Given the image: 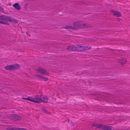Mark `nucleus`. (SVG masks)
<instances>
[{
	"mask_svg": "<svg viewBox=\"0 0 130 130\" xmlns=\"http://www.w3.org/2000/svg\"><path fill=\"white\" fill-rule=\"evenodd\" d=\"M20 68V65L17 63L13 64L7 65L5 67V69L8 70H15L19 69Z\"/></svg>",
	"mask_w": 130,
	"mask_h": 130,
	"instance_id": "f257e3e1",
	"label": "nucleus"
},
{
	"mask_svg": "<svg viewBox=\"0 0 130 130\" xmlns=\"http://www.w3.org/2000/svg\"><path fill=\"white\" fill-rule=\"evenodd\" d=\"M34 98H33L32 97V100L36 101L35 102H32L35 103H40L42 101V98L43 96L41 95H37V96H34Z\"/></svg>",
	"mask_w": 130,
	"mask_h": 130,
	"instance_id": "f03ea898",
	"label": "nucleus"
},
{
	"mask_svg": "<svg viewBox=\"0 0 130 130\" xmlns=\"http://www.w3.org/2000/svg\"><path fill=\"white\" fill-rule=\"evenodd\" d=\"M73 25L76 27L82 28H87L86 27V24H81L79 22H74L73 23Z\"/></svg>",
	"mask_w": 130,
	"mask_h": 130,
	"instance_id": "7ed1b4c3",
	"label": "nucleus"
},
{
	"mask_svg": "<svg viewBox=\"0 0 130 130\" xmlns=\"http://www.w3.org/2000/svg\"><path fill=\"white\" fill-rule=\"evenodd\" d=\"M22 118V117L19 115L17 114H12L11 119L12 121H15L21 120Z\"/></svg>",
	"mask_w": 130,
	"mask_h": 130,
	"instance_id": "20e7f679",
	"label": "nucleus"
},
{
	"mask_svg": "<svg viewBox=\"0 0 130 130\" xmlns=\"http://www.w3.org/2000/svg\"><path fill=\"white\" fill-rule=\"evenodd\" d=\"M36 71H38L39 73L42 74H45L46 75H48L49 74V73L47 72L45 70L43 69V68H40L38 69H36Z\"/></svg>",
	"mask_w": 130,
	"mask_h": 130,
	"instance_id": "39448f33",
	"label": "nucleus"
},
{
	"mask_svg": "<svg viewBox=\"0 0 130 130\" xmlns=\"http://www.w3.org/2000/svg\"><path fill=\"white\" fill-rule=\"evenodd\" d=\"M110 12L112 13V15L114 16L120 17L122 16L121 13L118 11H114L113 10H111Z\"/></svg>",
	"mask_w": 130,
	"mask_h": 130,
	"instance_id": "423d86ee",
	"label": "nucleus"
},
{
	"mask_svg": "<svg viewBox=\"0 0 130 130\" xmlns=\"http://www.w3.org/2000/svg\"><path fill=\"white\" fill-rule=\"evenodd\" d=\"M37 77H39V78H38L39 79L41 80L42 79L43 81H46L48 80V79L47 78L44 77L41 75H37Z\"/></svg>",
	"mask_w": 130,
	"mask_h": 130,
	"instance_id": "0eeeda50",
	"label": "nucleus"
},
{
	"mask_svg": "<svg viewBox=\"0 0 130 130\" xmlns=\"http://www.w3.org/2000/svg\"><path fill=\"white\" fill-rule=\"evenodd\" d=\"M76 51H84L83 47L79 45H76Z\"/></svg>",
	"mask_w": 130,
	"mask_h": 130,
	"instance_id": "6e6552de",
	"label": "nucleus"
},
{
	"mask_svg": "<svg viewBox=\"0 0 130 130\" xmlns=\"http://www.w3.org/2000/svg\"><path fill=\"white\" fill-rule=\"evenodd\" d=\"M126 59L125 58H123L121 60H120L119 62L122 64V65L125 64L126 62Z\"/></svg>",
	"mask_w": 130,
	"mask_h": 130,
	"instance_id": "1a4fd4ad",
	"label": "nucleus"
},
{
	"mask_svg": "<svg viewBox=\"0 0 130 130\" xmlns=\"http://www.w3.org/2000/svg\"><path fill=\"white\" fill-rule=\"evenodd\" d=\"M13 7L17 10H19L21 9V7L19 3H15L13 5Z\"/></svg>",
	"mask_w": 130,
	"mask_h": 130,
	"instance_id": "9d476101",
	"label": "nucleus"
},
{
	"mask_svg": "<svg viewBox=\"0 0 130 130\" xmlns=\"http://www.w3.org/2000/svg\"><path fill=\"white\" fill-rule=\"evenodd\" d=\"M112 128L111 126L104 125L103 129L104 130H111Z\"/></svg>",
	"mask_w": 130,
	"mask_h": 130,
	"instance_id": "9b49d317",
	"label": "nucleus"
},
{
	"mask_svg": "<svg viewBox=\"0 0 130 130\" xmlns=\"http://www.w3.org/2000/svg\"><path fill=\"white\" fill-rule=\"evenodd\" d=\"M23 99L25 100H28L29 101H30L31 102H35V101H34L33 100H32V97H29L28 96V98H22Z\"/></svg>",
	"mask_w": 130,
	"mask_h": 130,
	"instance_id": "f8f14e48",
	"label": "nucleus"
},
{
	"mask_svg": "<svg viewBox=\"0 0 130 130\" xmlns=\"http://www.w3.org/2000/svg\"><path fill=\"white\" fill-rule=\"evenodd\" d=\"M91 48V46H83L84 50L85 51L88 50L90 49Z\"/></svg>",
	"mask_w": 130,
	"mask_h": 130,
	"instance_id": "ddd939ff",
	"label": "nucleus"
},
{
	"mask_svg": "<svg viewBox=\"0 0 130 130\" xmlns=\"http://www.w3.org/2000/svg\"><path fill=\"white\" fill-rule=\"evenodd\" d=\"M42 98L43 99H42V101L45 102V103H47L48 100V98L46 96H43Z\"/></svg>",
	"mask_w": 130,
	"mask_h": 130,
	"instance_id": "4468645a",
	"label": "nucleus"
},
{
	"mask_svg": "<svg viewBox=\"0 0 130 130\" xmlns=\"http://www.w3.org/2000/svg\"><path fill=\"white\" fill-rule=\"evenodd\" d=\"M6 15L0 14V20H5Z\"/></svg>",
	"mask_w": 130,
	"mask_h": 130,
	"instance_id": "2eb2a0df",
	"label": "nucleus"
},
{
	"mask_svg": "<svg viewBox=\"0 0 130 130\" xmlns=\"http://www.w3.org/2000/svg\"><path fill=\"white\" fill-rule=\"evenodd\" d=\"M11 18H12L10 17L6 16L5 21L7 22H10V21H11Z\"/></svg>",
	"mask_w": 130,
	"mask_h": 130,
	"instance_id": "dca6fc26",
	"label": "nucleus"
},
{
	"mask_svg": "<svg viewBox=\"0 0 130 130\" xmlns=\"http://www.w3.org/2000/svg\"><path fill=\"white\" fill-rule=\"evenodd\" d=\"M18 22V20L15 19H14L12 18H11V19L10 21V22H12L14 23H17Z\"/></svg>",
	"mask_w": 130,
	"mask_h": 130,
	"instance_id": "f3484780",
	"label": "nucleus"
},
{
	"mask_svg": "<svg viewBox=\"0 0 130 130\" xmlns=\"http://www.w3.org/2000/svg\"><path fill=\"white\" fill-rule=\"evenodd\" d=\"M104 125L102 124H98L97 126V128L100 129H103Z\"/></svg>",
	"mask_w": 130,
	"mask_h": 130,
	"instance_id": "a211bd4d",
	"label": "nucleus"
},
{
	"mask_svg": "<svg viewBox=\"0 0 130 130\" xmlns=\"http://www.w3.org/2000/svg\"><path fill=\"white\" fill-rule=\"evenodd\" d=\"M7 129V130H18V128H8Z\"/></svg>",
	"mask_w": 130,
	"mask_h": 130,
	"instance_id": "6ab92c4d",
	"label": "nucleus"
},
{
	"mask_svg": "<svg viewBox=\"0 0 130 130\" xmlns=\"http://www.w3.org/2000/svg\"><path fill=\"white\" fill-rule=\"evenodd\" d=\"M41 109L43 110V112L46 113H48V112L46 110V109L45 108H43Z\"/></svg>",
	"mask_w": 130,
	"mask_h": 130,
	"instance_id": "aec40b11",
	"label": "nucleus"
},
{
	"mask_svg": "<svg viewBox=\"0 0 130 130\" xmlns=\"http://www.w3.org/2000/svg\"><path fill=\"white\" fill-rule=\"evenodd\" d=\"M67 49L68 50L72 51V46H68L67 48Z\"/></svg>",
	"mask_w": 130,
	"mask_h": 130,
	"instance_id": "412c9836",
	"label": "nucleus"
},
{
	"mask_svg": "<svg viewBox=\"0 0 130 130\" xmlns=\"http://www.w3.org/2000/svg\"><path fill=\"white\" fill-rule=\"evenodd\" d=\"M72 51H76V46L72 45Z\"/></svg>",
	"mask_w": 130,
	"mask_h": 130,
	"instance_id": "4be33fe9",
	"label": "nucleus"
},
{
	"mask_svg": "<svg viewBox=\"0 0 130 130\" xmlns=\"http://www.w3.org/2000/svg\"><path fill=\"white\" fill-rule=\"evenodd\" d=\"M98 124H96L94 123H93L91 125L92 126L95 127H97V128L98 126Z\"/></svg>",
	"mask_w": 130,
	"mask_h": 130,
	"instance_id": "5701e85b",
	"label": "nucleus"
},
{
	"mask_svg": "<svg viewBox=\"0 0 130 130\" xmlns=\"http://www.w3.org/2000/svg\"><path fill=\"white\" fill-rule=\"evenodd\" d=\"M68 122L70 124H72V125L74 126V123L71 121H70L69 120H68Z\"/></svg>",
	"mask_w": 130,
	"mask_h": 130,
	"instance_id": "b1692460",
	"label": "nucleus"
},
{
	"mask_svg": "<svg viewBox=\"0 0 130 130\" xmlns=\"http://www.w3.org/2000/svg\"><path fill=\"white\" fill-rule=\"evenodd\" d=\"M2 24H6L7 25H9L10 24L9 23L5 22V21H2Z\"/></svg>",
	"mask_w": 130,
	"mask_h": 130,
	"instance_id": "393cba45",
	"label": "nucleus"
},
{
	"mask_svg": "<svg viewBox=\"0 0 130 130\" xmlns=\"http://www.w3.org/2000/svg\"><path fill=\"white\" fill-rule=\"evenodd\" d=\"M70 29H72L73 30H77L78 29L77 28L74 27L70 26Z\"/></svg>",
	"mask_w": 130,
	"mask_h": 130,
	"instance_id": "a878e982",
	"label": "nucleus"
},
{
	"mask_svg": "<svg viewBox=\"0 0 130 130\" xmlns=\"http://www.w3.org/2000/svg\"><path fill=\"white\" fill-rule=\"evenodd\" d=\"M70 26L67 25L65 27H64V28L68 29L69 28L70 29Z\"/></svg>",
	"mask_w": 130,
	"mask_h": 130,
	"instance_id": "bb28decb",
	"label": "nucleus"
},
{
	"mask_svg": "<svg viewBox=\"0 0 130 130\" xmlns=\"http://www.w3.org/2000/svg\"><path fill=\"white\" fill-rule=\"evenodd\" d=\"M18 130H28L26 129L18 128Z\"/></svg>",
	"mask_w": 130,
	"mask_h": 130,
	"instance_id": "cd10ccee",
	"label": "nucleus"
},
{
	"mask_svg": "<svg viewBox=\"0 0 130 130\" xmlns=\"http://www.w3.org/2000/svg\"><path fill=\"white\" fill-rule=\"evenodd\" d=\"M28 5V4H27L26 3L25 4V6H24V8L25 9V10H26L27 8V7Z\"/></svg>",
	"mask_w": 130,
	"mask_h": 130,
	"instance_id": "c85d7f7f",
	"label": "nucleus"
},
{
	"mask_svg": "<svg viewBox=\"0 0 130 130\" xmlns=\"http://www.w3.org/2000/svg\"><path fill=\"white\" fill-rule=\"evenodd\" d=\"M121 20V19L119 18H117L116 19V20L117 21H119Z\"/></svg>",
	"mask_w": 130,
	"mask_h": 130,
	"instance_id": "c756f323",
	"label": "nucleus"
},
{
	"mask_svg": "<svg viewBox=\"0 0 130 130\" xmlns=\"http://www.w3.org/2000/svg\"><path fill=\"white\" fill-rule=\"evenodd\" d=\"M4 10V8L0 6V11H2Z\"/></svg>",
	"mask_w": 130,
	"mask_h": 130,
	"instance_id": "7c9ffc66",
	"label": "nucleus"
},
{
	"mask_svg": "<svg viewBox=\"0 0 130 130\" xmlns=\"http://www.w3.org/2000/svg\"><path fill=\"white\" fill-rule=\"evenodd\" d=\"M2 21L0 20V24H2Z\"/></svg>",
	"mask_w": 130,
	"mask_h": 130,
	"instance_id": "2f4dec72",
	"label": "nucleus"
}]
</instances>
